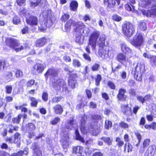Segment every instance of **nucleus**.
I'll return each mask as SVG.
<instances>
[{"label":"nucleus","instance_id":"nucleus-1","mask_svg":"<svg viewBox=\"0 0 156 156\" xmlns=\"http://www.w3.org/2000/svg\"><path fill=\"white\" fill-rule=\"evenodd\" d=\"M100 33L98 31H94L91 34L89 38L88 45L86 48V50L88 53H90L91 46L92 50L94 51L97 44L99 47V55L103 58L105 59L108 57L107 51L104 50L105 47V36L104 34H102L100 36Z\"/></svg>","mask_w":156,"mask_h":156},{"label":"nucleus","instance_id":"nucleus-2","mask_svg":"<svg viewBox=\"0 0 156 156\" xmlns=\"http://www.w3.org/2000/svg\"><path fill=\"white\" fill-rule=\"evenodd\" d=\"M76 35V41L81 44L83 43V39L81 38V36L83 34L87 35L89 32L88 28L86 27L82 22L79 23L76 28H74Z\"/></svg>","mask_w":156,"mask_h":156},{"label":"nucleus","instance_id":"nucleus-3","mask_svg":"<svg viewBox=\"0 0 156 156\" xmlns=\"http://www.w3.org/2000/svg\"><path fill=\"white\" fill-rule=\"evenodd\" d=\"M124 34L127 37H130L134 33L135 30L133 25L128 22H124L122 25Z\"/></svg>","mask_w":156,"mask_h":156},{"label":"nucleus","instance_id":"nucleus-4","mask_svg":"<svg viewBox=\"0 0 156 156\" xmlns=\"http://www.w3.org/2000/svg\"><path fill=\"white\" fill-rule=\"evenodd\" d=\"M6 43L10 48L14 49L16 52H19L24 48L22 46L19 47L20 45L19 41L13 38H7Z\"/></svg>","mask_w":156,"mask_h":156},{"label":"nucleus","instance_id":"nucleus-5","mask_svg":"<svg viewBox=\"0 0 156 156\" xmlns=\"http://www.w3.org/2000/svg\"><path fill=\"white\" fill-rule=\"evenodd\" d=\"M91 118L92 121L89 126V130L93 131L98 130L99 126L98 121L101 119V116L99 115L94 114L91 115Z\"/></svg>","mask_w":156,"mask_h":156},{"label":"nucleus","instance_id":"nucleus-6","mask_svg":"<svg viewBox=\"0 0 156 156\" xmlns=\"http://www.w3.org/2000/svg\"><path fill=\"white\" fill-rule=\"evenodd\" d=\"M66 83L65 81L61 79H54L52 81V86L56 90H60L62 88L65 87Z\"/></svg>","mask_w":156,"mask_h":156},{"label":"nucleus","instance_id":"nucleus-7","mask_svg":"<svg viewBox=\"0 0 156 156\" xmlns=\"http://www.w3.org/2000/svg\"><path fill=\"white\" fill-rule=\"evenodd\" d=\"M25 127L28 132L27 137L30 139L35 136L34 130L36 129L35 125L32 122H29L25 125Z\"/></svg>","mask_w":156,"mask_h":156},{"label":"nucleus","instance_id":"nucleus-8","mask_svg":"<svg viewBox=\"0 0 156 156\" xmlns=\"http://www.w3.org/2000/svg\"><path fill=\"white\" fill-rule=\"evenodd\" d=\"M43 15L44 18L45 26L47 27H50L52 24L51 20L52 15L51 11H45L43 13Z\"/></svg>","mask_w":156,"mask_h":156},{"label":"nucleus","instance_id":"nucleus-9","mask_svg":"<svg viewBox=\"0 0 156 156\" xmlns=\"http://www.w3.org/2000/svg\"><path fill=\"white\" fill-rule=\"evenodd\" d=\"M144 39L142 35L140 34H137L131 41L132 44L135 46H141L143 42Z\"/></svg>","mask_w":156,"mask_h":156},{"label":"nucleus","instance_id":"nucleus-10","mask_svg":"<svg viewBox=\"0 0 156 156\" xmlns=\"http://www.w3.org/2000/svg\"><path fill=\"white\" fill-rule=\"evenodd\" d=\"M156 150V145L154 144H152L147 147L144 153V156H154Z\"/></svg>","mask_w":156,"mask_h":156},{"label":"nucleus","instance_id":"nucleus-11","mask_svg":"<svg viewBox=\"0 0 156 156\" xmlns=\"http://www.w3.org/2000/svg\"><path fill=\"white\" fill-rule=\"evenodd\" d=\"M47 2L45 0H33L31 1L30 6L32 8H35L37 5L43 7L46 6Z\"/></svg>","mask_w":156,"mask_h":156},{"label":"nucleus","instance_id":"nucleus-12","mask_svg":"<svg viewBox=\"0 0 156 156\" xmlns=\"http://www.w3.org/2000/svg\"><path fill=\"white\" fill-rule=\"evenodd\" d=\"M144 64L141 62H138L133 69V71L135 73H143L145 71Z\"/></svg>","mask_w":156,"mask_h":156},{"label":"nucleus","instance_id":"nucleus-13","mask_svg":"<svg viewBox=\"0 0 156 156\" xmlns=\"http://www.w3.org/2000/svg\"><path fill=\"white\" fill-rule=\"evenodd\" d=\"M151 140L150 139L147 138L145 139L142 143V145L140 147L139 152L140 154H142L145 151V148L150 144Z\"/></svg>","mask_w":156,"mask_h":156},{"label":"nucleus","instance_id":"nucleus-14","mask_svg":"<svg viewBox=\"0 0 156 156\" xmlns=\"http://www.w3.org/2000/svg\"><path fill=\"white\" fill-rule=\"evenodd\" d=\"M80 22H76L74 21L73 20H72L70 19L65 24V30L66 31L69 32L71 29V26L72 25L75 27L74 28H76L79 23Z\"/></svg>","mask_w":156,"mask_h":156},{"label":"nucleus","instance_id":"nucleus-15","mask_svg":"<svg viewBox=\"0 0 156 156\" xmlns=\"http://www.w3.org/2000/svg\"><path fill=\"white\" fill-rule=\"evenodd\" d=\"M32 147L33 156H42V151L37 143H34L32 145Z\"/></svg>","mask_w":156,"mask_h":156},{"label":"nucleus","instance_id":"nucleus-16","mask_svg":"<svg viewBox=\"0 0 156 156\" xmlns=\"http://www.w3.org/2000/svg\"><path fill=\"white\" fill-rule=\"evenodd\" d=\"M26 21L28 24L31 26H33L37 25L38 20L36 17L31 16L28 18H27Z\"/></svg>","mask_w":156,"mask_h":156},{"label":"nucleus","instance_id":"nucleus-17","mask_svg":"<svg viewBox=\"0 0 156 156\" xmlns=\"http://www.w3.org/2000/svg\"><path fill=\"white\" fill-rule=\"evenodd\" d=\"M44 69V66L42 64L37 63L34 66L32 71L34 73L37 74L41 73Z\"/></svg>","mask_w":156,"mask_h":156},{"label":"nucleus","instance_id":"nucleus-18","mask_svg":"<svg viewBox=\"0 0 156 156\" xmlns=\"http://www.w3.org/2000/svg\"><path fill=\"white\" fill-rule=\"evenodd\" d=\"M126 92L125 89L121 88L119 90L117 97L118 100L124 101L126 99V96L125 95Z\"/></svg>","mask_w":156,"mask_h":156},{"label":"nucleus","instance_id":"nucleus-19","mask_svg":"<svg viewBox=\"0 0 156 156\" xmlns=\"http://www.w3.org/2000/svg\"><path fill=\"white\" fill-rule=\"evenodd\" d=\"M58 74V71L57 70L53 69H49L45 74V77L46 79H47L48 76L51 78L55 77L57 76Z\"/></svg>","mask_w":156,"mask_h":156},{"label":"nucleus","instance_id":"nucleus-20","mask_svg":"<svg viewBox=\"0 0 156 156\" xmlns=\"http://www.w3.org/2000/svg\"><path fill=\"white\" fill-rule=\"evenodd\" d=\"M76 78L77 75L75 74H71L69 78V84L72 88H73L75 87Z\"/></svg>","mask_w":156,"mask_h":156},{"label":"nucleus","instance_id":"nucleus-21","mask_svg":"<svg viewBox=\"0 0 156 156\" xmlns=\"http://www.w3.org/2000/svg\"><path fill=\"white\" fill-rule=\"evenodd\" d=\"M20 134L16 132L13 135L14 144H16L18 147H20Z\"/></svg>","mask_w":156,"mask_h":156},{"label":"nucleus","instance_id":"nucleus-22","mask_svg":"<svg viewBox=\"0 0 156 156\" xmlns=\"http://www.w3.org/2000/svg\"><path fill=\"white\" fill-rule=\"evenodd\" d=\"M83 147L80 146H73L72 147L73 154H82Z\"/></svg>","mask_w":156,"mask_h":156},{"label":"nucleus","instance_id":"nucleus-23","mask_svg":"<svg viewBox=\"0 0 156 156\" xmlns=\"http://www.w3.org/2000/svg\"><path fill=\"white\" fill-rule=\"evenodd\" d=\"M122 51L125 54H129L131 53V50L124 43L121 44Z\"/></svg>","mask_w":156,"mask_h":156},{"label":"nucleus","instance_id":"nucleus-24","mask_svg":"<svg viewBox=\"0 0 156 156\" xmlns=\"http://www.w3.org/2000/svg\"><path fill=\"white\" fill-rule=\"evenodd\" d=\"M46 40L45 38L43 37L37 40L36 43V46L37 47H41L43 46L45 43Z\"/></svg>","mask_w":156,"mask_h":156},{"label":"nucleus","instance_id":"nucleus-25","mask_svg":"<svg viewBox=\"0 0 156 156\" xmlns=\"http://www.w3.org/2000/svg\"><path fill=\"white\" fill-rule=\"evenodd\" d=\"M151 96L150 94L146 95L144 98L140 96H138L137 97V99L142 103H143L144 102L148 101L149 100L151 99Z\"/></svg>","mask_w":156,"mask_h":156},{"label":"nucleus","instance_id":"nucleus-26","mask_svg":"<svg viewBox=\"0 0 156 156\" xmlns=\"http://www.w3.org/2000/svg\"><path fill=\"white\" fill-rule=\"evenodd\" d=\"M86 124L85 125H80V130L81 132V133H82L83 134H87L88 133V132H93L94 131H95L96 130H93V131H91L89 129V126L88 128V129H87L86 128Z\"/></svg>","mask_w":156,"mask_h":156},{"label":"nucleus","instance_id":"nucleus-27","mask_svg":"<svg viewBox=\"0 0 156 156\" xmlns=\"http://www.w3.org/2000/svg\"><path fill=\"white\" fill-rule=\"evenodd\" d=\"M75 133L76 136V140L80 141L83 143H85V141L84 138L82 137L80 135L78 130L77 129H75Z\"/></svg>","mask_w":156,"mask_h":156},{"label":"nucleus","instance_id":"nucleus-28","mask_svg":"<svg viewBox=\"0 0 156 156\" xmlns=\"http://www.w3.org/2000/svg\"><path fill=\"white\" fill-rule=\"evenodd\" d=\"M117 2V5H119L120 4V0H108V6L109 7H113L116 4L115 2Z\"/></svg>","mask_w":156,"mask_h":156},{"label":"nucleus","instance_id":"nucleus-29","mask_svg":"<svg viewBox=\"0 0 156 156\" xmlns=\"http://www.w3.org/2000/svg\"><path fill=\"white\" fill-rule=\"evenodd\" d=\"M117 59L119 62L122 63V61H126V57L124 54L120 53L117 55Z\"/></svg>","mask_w":156,"mask_h":156},{"label":"nucleus","instance_id":"nucleus-30","mask_svg":"<svg viewBox=\"0 0 156 156\" xmlns=\"http://www.w3.org/2000/svg\"><path fill=\"white\" fill-rule=\"evenodd\" d=\"M26 81L23 79L21 80L18 83V92H23V87L25 84Z\"/></svg>","mask_w":156,"mask_h":156},{"label":"nucleus","instance_id":"nucleus-31","mask_svg":"<svg viewBox=\"0 0 156 156\" xmlns=\"http://www.w3.org/2000/svg\"><path fill=\"white\" fill-rule=\"evenodd\" d=\"M78 6L77 2L75 1H73L71 2L70 5V8L71 10L76 11Z\"/></svg>","mask_w":156,"mask_h":156},{"label":"nucleus","instance_id":"nucleus-32","mask_svg":"<svg viewBox=\"0 0 156 156\" xmlns=\"http://www.w3.org/2000/svg\"><path fill=\"white\" fill-rule=\"evenodd\" d=\"M101 139L108 145H111L112 144V140L109 137H102Z\"/></svg>","mask_w":156,"mask_h":156},{"label":"nucleus","instance_id":"nucleus-33","mask_svg":"<svg viewBox=\"0 0 156 156\" xmlns=\"http://www.w3.org/2000/svg\"><path fill=\"white\" fill-rule=\"evenodd\" d=\"M147 16H156V8L147 11Z\"/></svg>","mask_w":156,"mask_h":156},{"label":"nucleus","instance_id":"nucleus-34","mask_svg":"<svg viewBox=\"0 0 156 156\" xmlns=\"http://www.w3.org/2000/svg\"><path fill=\"white\" fill-rule=\"evenodd\" d=\"M115 140L117 143V145L118 147H122L124 144V141L119 137H116Z\"/></svg>","mask_w":156,"mask_h":156},{"label":"nucleus","instance_id":"nucleus-35","mask_svg":"<svg viewBox=\"0 0 156 156\" xmlns=\"http://www.w3.org/2000/svg\"><path fill=\"white\" fill-rule=\"evenodd\" d=\"M22 115H18L16 117H14L12 118V121L14 124H18L20 123V119L22 117Z\"/></svg>","mask_w":156,"mask_h":156},{"label":"nucleus","instance_id":"nucleus-36","mask_svg":"<svg viewBox=\"0 0 156 156\" xmlns=\"http://www.w3.org/2000/svg\"><path fill=\"white\" fill-rule=\"evenodd\" d=\"M19 14L21 16H24L27 18L29 16L28 11L24 8H23L19 12Z\"/></svg>","mask_w":156,"mask_h":156},{"label":"nucleus","instance_id":"nucleus-37","mask_svg":"<svg viewBox=\"0 0 156 156\" xmlns=\"http://www.w3.org/2000/svg\"><path fill=\"white\" fill-rule=\"evenodd\" d=\"M125 9L128 11H131L133 12H135L134 6L131 4H126L125 5Z\"/></svg>","mask_w":156,"mask_h":156},{"label":"nucleus","instance_id":"nucleus-38","mask_svg":"<svg viewBox=\"0 0 156 156\" xmlns=\"http://www.w3.org/2000/svg\"><path fill=\"white\" fill-rule=\"evenodd\" d=\"M60 121V119L58 117H55L50 122V124L53 125H56Z\"/></svg>","mask_w":156,"mask_h":156},{"label":"nucleus","instance_id":"nucleus-39","mask_svg":"<svg viewBox=\"0 0 156 156\" xmlns=\"http://www.w3.org/2000/svg\"><path fill=\"white\" fill-rule=\"evenodd\" d=\"M87 119V115H83L80 120V125L86 124Z\"/></svg>","mask_w":156,"mask_h":156},{"label":"nucleus","instance_id":"nucleus-40","mask_svg":"<svg viewBox=\"0 0 156 156\" xmlns=\"http://www.w3.org/2000/svg\"><path fill=\"white\" fill-rule=\"evenodd\" d=\"M73 65L75 67H79L81 66L80 62L77 59H73Z\"/></svg>","mask_w":156,"mask_h":156},{"label":"nucleus","instance_id":"nucleus-41","mask_svg":"<svg viewBox=\"0 0 156 156\" xmlns=\"http://www.w3.org/2000/svg\"><path fill=\"white\" fill-rule=\"evenodd\" d=\"M6 66V62L4 60H0V71L3 70Z\"/></svg>","mask_w":156,"mask_h":156},{"label":"nucleus","instance_id":"nucleus-42","mask_svg":"<svg viewBox=\"0 0 156 156\" xmlns=\"http://www.w3.org/2000/svg\"><path fill=\"white\" fill-rule=\"evenodd\" d=\"M150 62L153 66H156V56L152 55L150 58Z\"/></svg>","mask_w":156,"mask_h":156},{"label":"nucleus","instance_id":"nucleus-43","mask_svg":"<svg viewBox=\"0 0 156 156\" xmlns=\"http://www.w3.org/2000/svg\"><path fill=\"white\" fill-rule=\"evenodd\" d=\"M134 78L137 80L141 81L142 80V76L143 73L134 72Z\"/></svg>","mask_w":156,"mask_h":156},{"label":"nucleus","instance_id":"nucleus-44","mask_svg":"<svg viewBox=\"0 0 156 156\" xmlns=\"http://www.w3.org/2000/svg\"><path fill=\"white\" fill-rule=\"evenodd\" d=\"M112 126V123L109 120H105V127L107 129L111 128Z\"/></svg>","mask_w":156,"mask_h":156},{"label":"nucleus","instance_id":"nucleus-45","mask_svg":"<svg viewBox=\"0 0 156 156\" xmlns=\"http://www.w3.org/2000/svg\"><path fill=\"white\" fill-rule=\"evenodd\" d=\"M119 125L121 128L125 129L128 128L129 127V126L127 123L122 121L120 122L119 123Z\"/></svg>","mask_w":156,"mask_h":156},{"label":"nucleus","instance_id":"nucleus-46","mask_svg":"<svg viewBox=\"0 0 156 156\" xmlns=\"http://www.w3.org/2000/svg\"><path fill=\"white\" fill-rule=\"evenodd\" d=\"M30 99L32 101L31 103V106L33 107H36L38 103V101L33 97L31 98Z\"/></svg>","mask_w":156,"mask_h":156},{"label":"nucleus","instance_id":"nucleus-47","mask_svg":"<svg viewBox=\"0 0 156 156\" xmlns=\"http://www.w3.org/2000/svg\"><path fill=\"white\" fill-rule=\"evenodd\" d=\"M134 134L137 139L138 140V141H141L142 136L140 132H135L134 133Z\"/></svg>","mask_w":156,"mask_h":156},{"label":"nucleus","instance_id":"nucleus-48","mask_svg":"<svg viewBox=\"0 0 156 156\" xmlns=\"http://www.w3.org/2000/svg\"><path fill=\"white\" fill-rule=\"evenodd\" d=\"M139 27L141 30H145L146 29L147 27L145 22H142L140 23Z\"/></svg>","mask_w":156,"mask_h":156},{"label":"nucleus","instance_id":"nucleus-49","mask_svg":"<svg viewBox=\"0 0 156 156\" xmlns=\"http://www.w3.org/2000/svg\"><path fill=\"white\" fill-rule=\"evenodd\" d=\"M100 67V65L97 63H95L91 67V69L93 71H97Z\"/></svg>","mask_w":156,"mask_h":156},{"label":"nucleus","instance_id":"nucleus-50","mask_svg":"<svg viewBox=\"0 0 156 156\" xmlns=\"http://www.w3.org/2000/svg\"><path fill=\"white\" fill-rule=\"evenodd\" d=\"M120 76L122 80H125L127 78V74L126 71H123L120 72Z\"/></svg>","mask_w":156,"mask_h":156},{"label":"nucleus","instance_id":"nucleus-51","mask_svg":"<svg viewBox=\"0 0 156 156\" xmlns=\"http://www.w3.org/2000/svg\"><path fill=\"white\" fill-rule=\"evenodd\" d=\"M22 150H20L16 153L12 154L11 156H23Z\"/></svg>","mask_w":156,"mask_h":156},{"label":"nucleus","instance_id":"nucleus-52","mask_svg":"<svg viewBox=\"0 0 156 156\" xmlns=\"http://www.w3.org/2000/svg\"><path fill=\"white\" fill-rule=\"evenodd\" d=\"M69 16L67 14H64L61 17L62 21H66L69 17Z\"/></svg>","mask_w":156,"mask_h":156},{"label":"nucleus","instance_id":"nucleus-53","mask_svg":"<svg viewBox=\"0 0 156 156\" xmlns=\"http://www.w3.org/2000/svg\"><path fill=\"white\" fill-rule=\"evenodd\" d=\"M101 80V76L100 75H98L96 78H95V84L97 86L99 85L100 82Z\"/></svg>","mask_w":156,"mask_h":156},{"label":"nucleus","instance_id":"nucleus-54","mask_svg":"<svg viewBox=\"0 0 156 156\" xmlns=\"http://www.w3.org/2000/svg\"><path fill=\"white\" fill-rule=\"evenodd\" d=\"M112 19L118 22L120 21L122 19L121 17L116 14H115L112 16Z\"/></svg>","mask_w":156,"mask_h":156},{"label":"nucleus","instance_id":"nucleus-55","mask_svg":"<svg viewBox=\"0 0 156 156\" xmlns=\"http://www.w3.org/2000/svg\"><path fill=\"white\" fill-rule=\"evenodd\" d=\"M13 22L14 24H17L20 22V20L18 17L16 16L13 18Z\"/></svg>","mask_w":156,"mask_h":156},{"label":"nucleus","instance_id":"nucleus-56","mask_svg":"<svg viewBox=\"0 0 156 156\" xmlns=\"http://www.w3.org/2000/svg\"><path fill=\"white\" fill-rule=\"evenodd\" d=\"M6 78L9 80H10L12 79V74L11 72H8L5 74Z\"/></svg>","mask_w":156,"mask_h":156},{"label":"nucleus","instance_id":"nucleus-57","mask_svg":"<svg viewBox=\"0 0 156 156\" xmlns=\"http://www.w3.org/2000/svg\"><path fill=\"white\" fill-rule=\"evenodd\" d=\"M5 89L6 92L8 94H10L11 93L12 90V87L11 86L7 85L5 87Z\"/></svg>","mask_w":156,"mask_h":156},{"label":"nucleus","instance_id":"nucleus-58","mask_svg":"<svg viewBox=\"0 0 156 156\" xmlns=\"http://www.w3.org/2000/svg\"><path fill=\"white\" fill-rule=\"evenodd\" d=\"M0 156H11V155L5 151L0 150Z\"/></svg>","mask_w":156,"mask_h":156},{"label":"nucleus","instance_id":"nucleus-59","mask_svg":"<svg viewBox=\"0 0 156 156\" xmlns=\"http://www.w3.org/2000/svg\"><path fill=\"white\" fill-rule=\"evenodd\" d=\"M108 85L111 89H115V84L111 81H109L108 83Z\"/></svg>","mask_w":156,"mask_h":156},{"label":"nucleus","instance_id":"nucleus-60","mask_svg":"<svg viewBox=\"0 0 156 156\" xmlns=\"http://www.w3.org/2000/svg\"><path fill=\"white\" fill-rule=\"evenodd\" d=\"M55 111L56 114H61L63 112L62 108H55Z\"/></svg>","mask_w":156,"mask_h":156},{"label":"nucleus","instance_id":"nucleus-61","mask_svg":"<svg viewBox=\"0 0 156 156\" xmlns=\"http://www.w3.org/2000/svg\"><path fill=\"white\" fill-rule=\"evenodd\" d=\"M48 94L46 92H44L42 96L43 100L45 101H46L48 100Z\"/></svg>","mask_w":156,"mask_h":156},{"label":"nucleus","instance_id":"nucleus-62","mask_svg":"<svg viewBox=\"0 0 156 156\" xmlns=\"http://www.w3.org/2000/svg\"><path fill=\"white\" fill-rule=\"evenodd\" d=\"M35 83V81L33 80H29L27 83V87H31Z\"/></svg>","mask_w":156,"mask_h":156},{"label":"nucleus","instance_id":"nucleus-63","mask_svg":"<svg viewBox=\"0 0 156 156\" xmlns=\"http://www.w3.org/2000/svg\"><path fill=\"white\" fill-rule=\"evenodd\" d=\"M91 153V151L89 148H86L84 151V153L86 156H89L90 155Z\"/></svg>","mask_w":156,"mask_h":156},{"label":"nucleus","instance_id":"nucleus-64","mask_svg":"<svg viewBox=\"0 0 156 156\" xmlns=\"http://www.w3.org/2000/svg\"><path fill=\"white\" fill-rule=\"evenodd\" d=\"M0 148L2 149L7 150L8 149V146L7 144L3 143L0 146Z\"/></svg>","mask_w":156,"mask_h":156}]
</instances>
